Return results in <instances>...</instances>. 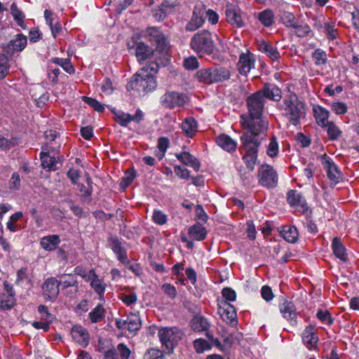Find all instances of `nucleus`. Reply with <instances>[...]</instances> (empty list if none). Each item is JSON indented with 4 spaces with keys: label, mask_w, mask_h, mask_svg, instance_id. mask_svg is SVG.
Returning a JSON list of instances; mask_svg holds the SVG:
<instances>
[{
    "label": "nucleus",
    "mask_w": 359,
    "mask_h": 359,
    "mask_svg": "<svg viewBox=\"0 0 359 359\" xmlns=\"http://www.w3.org/2000/svg\"><path fill=\"white\" fill-rule=\"evenodd\" d=\"M249 116H241V125L246 130L257 135H265L268 129V122L262 118L264 107V98L257 91L249 96L247 100Z\"/></svg>",
    "instance_id": "f257e3e1"
},
{
    "label": "nucleus",
    "mask_w": 359,
    "mask_h": 359,
    "mask_svg": "<svg viewBox=\"0 0 359 359\" xmlns=\"http://www.w3.org/2000/svg\"><path fill=\"white\" fill-rule=\"evenodd\" d=\"M159 66L156 62H151L135 74L126 88L128 90H136L139 94H147L154 90L157 86L154 75Z\"/></svg>",
    "instance_id": "f03ea898"
},
{
    "label": "nucleus",
    "mask_w": 359,
    "mask_h": 359,
    "mask_svg": "<svg viewBox=\"0 0 359 359\" xmlns=\"http://www.w3.org/2000/svg\"><path fill=\"white\" fill-rule=\"evenodd\" d=\"M265 135L245 132L241 137V147L245 151L243 160L250 171L255 169L257 161L258 148Z\"/></svg>",
    "instance_id": "7ed1b4c3"
},
{
    "label": "nucleus",
    "mask_w": 359,
    "mask_h": 359,
    "mask_svg": "<svg viewBox=\"0 0 359 359\" xmlns=\"http://www.w3.org/2000/svg\"><path fill=\"white\" fill-rule=\"evenodd\" d=\"M279 108L285 112V116L294 126L299 123L305 114L304 104L299 100L295 94L286 96Z\"/></svg>",
    "instance_id": "20e7f679"
},
{
    "label": "nucleus",
    "mask_w": 359,
    "mask_h": 359,
    "mask_svg": "<svg viewBox=\"0 0 359 359\" xmlns=\"http://www.w3.org/2000/svg\"><path fill=\"white\" fill-rule=\"evenodd\" d=\"M191 48L199 56L211 55L215 50L212 34L203 29L195 34L190 40Z\"/></svg>",
    "instance_id": "39448f33"
},
{
    "label": "nucleus",
    "mask_w": 359,
    "mask_h": 359,
    "mask_svg": "<svg viewBox=\"0 0 359 359\" xmlns=\"http://www.w3.org/2000/svg\"><path fill=\"white\" fill-rule=\"evenodd\" d=\"M230 72L224 67H210L201 69L196 72V79L205 84L222 82L230 78Z\"/></svg>",
    "instance_id": "423d86ee"
},
{
    "label": "nucleus",
    "mask_w": 359,
    "mask_h": 359,
    "mask_svg": "<svg viewBox=\"0 0 359 359\" xmlns=\"http://www.w3.org/2000/svg\"><path fill=\"white\" fill-rule=\"evenodd\" d=\"M158 336L162 345L170 351L181 339L182 333L176 327H162L158 330Z\"/></svg>",
    "instance_id": "0eeeda50"
},
{
    "label": "nucleus",
    "mask_w": 359,
    "mask_h": 359,
    "mask_svg": "<svg viewBox=\"0 0 359 359\" xmlns=\"http://www.w3.org/2000/svg\"><path fill=\"white\" fill-rule=\"evenodd\" d=\"M259 183L266 188H274L278 184V177L276 171L269 165H262L258 170Z\"/></svg>",
    "instance_id": "6e6552de"
},
{
    "label": "nucleus",
    "mask_w": 359,
    "mask_h": 359,
    "mask_svg": "<svg viewBox=\"0 0 359 359\" xmlns=\"http://www.w3.org/2000/svg\"><path fill=\"white\" fill-rule=\"evenodd\" d=\"M205 11V5L203 2L195 4L191 19L187 23L185 29L188 32H194L203 26L205 22L203 15Z\"/></svg>",
    "instance_id": "1a4fd4ad"
},
{
    "label": "nucleus",
    "mask_w": 359,
    "mask_h": 359,
    "mask_svg": "<svg viewBox=\"0 0 359 359\" xmlns=\"http://www.w3.org/2000/svg\"><path fill=\"white\" fill-rule=\"evenodd\" d=\"M188 100V97L184 93L175 91H168L161 97V104L168 109L182 107Z\"/></svg>",
    "instance_id": "9d476101"
},
{
    "label": "nucleus",
    "mask_w": 359,
    "mask_h": 359,
    "mask_svg": "<svg viewBox=\"0 0 359 359\" xmlns=\"http://www.w3.org/2000/svg\"><path fill=\"white\" fill-rule=\"evenodd\" d=\"M144 36L148 41L156 46L157 50L165 51L167 50L168 40L159 29L154 27L149 28L145 31Z\"/></svg>",
    "instance_id": "9b49d317"
},
{
    "label": "nucleus",
    "mask_w": 359,
    "mask_h": 359,
    "mask_svg": "<svg viewBox=\"0 0 359 359\" xmlns=\"http://www.w3.org/2000/svg\"><path fill=\"white\" fill-rule=\"evenodd\" d=\"M242 14V11L238 6L230 3L226 4L225 11L226 21L232 26L238 28L244 27L245 21Z\"/></svg>",
    "instance_id": "f8f14e48"
},
{
    "label": "nucleus",
    "mask_w": 359,
    "mask_h": 359,
    "mask_svg": "<svg viewBox=\"0 0 359 359\" xmlns=\"http://www.w3.org/2000/svg\"><path fill=\"white\" fill-rule=\"evenodd\" d=\"M218 313L226 323L235 326L238 323L237 314L233 306L225 300L218 302Z\"/></svg>",
    "instance_id": "ddd939ff"
},
{
    "label": "nucleus",
    "mask_w": 359,
    "mask_h": 359,
    "mask_svg": "<svg viewBox=\"0 0 359 359\" xmlns=\"http://www.w3.org/2000/svg\"><path fill=\"white\" fill-rule=\"evenodd\" d=\"M255 63L256 57L253 53L249 50L241 53L237 63L238 71L241 75L247 76L250 71L255 69Z\"/></svg>",
    "instance_id": "4468645a"
},
{
    "label": "nucleus",
    "mask_w": 359,
    "mask_h": 359,
    "mask_svg": "<svg viewBox=\"0 0 359 359\" xmlns=\"http://www.w3.org/2000/svg\"><path fill=\"white\" fill-rule=\"evenodd\" d=\"M320 158L321 163L323 166V168L325 170L330 180L334 184L338 183L341 180L342 177L337 166L332 161V158L326 154L321 156Z\"/></svg>",
    "instance_id": "2eb2a0df"
},
{
    "label": "nucleus",
    "mask_w": 359,
    "mask_h": 359,
    "mask_svg": "<svg viewBox=\"0 0 359 359\" xmlns=\"http://www.w3.org/2000/svg\"><path fill=\"white\" fill-rule=\"evenodd\" d=\"M27 43V36L18 34H16L7 44H4L2 48L8 55L13 54L14 52H20L26 47Z\"/></svg>",
    "instance_id": "dca6fc26"
},
{
    "label": "nucleus",
    "mask_w": 359,
    "mask_h": 359,
    "mask_svg": "<svg viewBox=\"0 0 359 359\" xmlns=\"http://www.w3.org/2000/svg\"><path fill=\"white\" fill-rule=\"evenodd\" d=\"M278 307L283 318L287 319L292 324L297 322L296 308L293 302L283 299L280 300Z\"/></svg>",
    "instance_id": "f3484780"
},
{
    "label": "nucleus",
    "mask_w": 359,
    "mask_h": 359,
    "mask_svg": "<svg viewBox=\"0 0 359 359\" xmlns=\"http://www.w3.org/2000/svg\"><path fill=\"white\" fill-rule=\"evenodd\" d=\"M59 282L56 278H48L42 287L43 294L45 298L50 301L55 299L59 294Z\"/></svg>",
    "instance_id": "a211bd4d"
},
{
    "label": "nucleus",
    "mask_w": 359,
    "mask_h": 359,
    "mask_svg": "<svg viewBox=\"0 0 359 359\" xmlns=\"http://www.w3.org/2000/svg\"><path fill=\"white\" fill-rule=\"evenodd\" d=\"M72 339L83 347L89 344V334L86 328L81 325H75L71 330Z\"/></svg>",
    "instance_id": "6ab92c4d"
},
{
    "label": "nucleus",
    "mask_w": 359,
    "mask_h": 359,
    "mask_svg": "<svg viewBox=\"0 0 359 359\" xmlns=\"http://www.w3.org/2000/svg\"><path fill=\"white\" fill-rule=\"evenodd\" d=\"M258 50L265 54L273 62H279L281 57L278 48L272 43L265 41L259 43Z\"/></svg>",
    "instance_id": "aec40b11"
},
{
    "label": "nucleus",
    "mask_w": 359,
    "mask_h": 359,
    "mask_svg": "<svg viewBox=\"0 0 359 359\" xmlns=\"http://www.w3.org/2000/svg\"><path fill=\"white\" fill-rule=\"evenodd\" d=\"M135 54L139 62H142L153 55L154 51L144 42L137 41L134 45Z\"/></svg>",
    "instance_id": "412c9836"
},
{
    "label": "nucleus",
    "mask_w": 359,
    "mask_h": 359,
    "mask_svg": "<svg viewBox=\"0 0 359 359\" xmlns=\"http://www.w3.org/2000/svg\"><path fill=\"white\" fill-rule=\"evenodd\" d=\"M262 93V97L278 102L282 98V91L274 84L266 83L264 88L259 91Z\"/></svg>",
    "instance_id": "4be33fe9"
},
{
    "label": "nucleus",
    "mask_w": 359,
    "mask_h": 359,
    "mask_svg": "<svg viewBox=\"0 0 359 359\" xmlns=\"http://www.w3.org/2000/svg\"><path fill=\"white\" fill-rule=\"evenodd\" d=\"M110 247L119 262L126 265L129 264L126 250L122 246L121 243L118 239L111 238Z\"/></svg>",
    "instance_id": "5701e85b"
},
{
    "label": "nucleus",
    "mask_w": 359,
    "mask_h": 359,
    "mask_svg": "<svg viewBox=\"0 0 359 359\" xmlns=\"http://www.w3.org/2000/svg\"><path fill=\"white\" fill-rule=\"evenodd\" d=\"M302 340L306 346L311 350L316 346L318 338L312 325L307 326L302 333Z\"/></svg>",
    "instance_id": "b1692460"
},
{
    "label": "nucleus",
    "mask_w": 359,
    "mask_h": 359,
    "mask_svg": "<svg viewBox=\"0 0 359 359\" xmlns=\"http://www.w3.org/2000/svg\"><path fill=\"white\" fill-rule=\"evenodd\" d=\"M88 280L90 281V286L99 295L100 299L103 298L106 288V284L104 281L98 278L93 270L89 271Z\"/></svg>",
    "instance_id": "393cba45"
},
{
    "label": "nucleus",
    "mask_w": 359,
    "mask_h": 359,
    "mask_svg": "<svg viewBox=\"0 0 359 359\" xmlns=\"http://www.w3.org/2000/svg\"><path fill=\"white\" fill-rule=\"evenodd\" d=\"M313 111L317 124L320 127H325L330 122L328 121L330 111L320 105L313 106Z\"/></svg>",
    "instance_id": "a878e982"
},
{
    "label": "nucleus",
    "mask_w": 359,
    "mask_h": 359,
    "mask_svg": "<svg viewBox=\"0 0 359 359\" xmlns=\"http://www.w3.org/2000/svg\"><path fill=\"white\" fill-rule=\"evenodd\" d=\"M176 158L183 164L191 167L195 171H198L201 164L197 158L187 151L175 154Z\"/></svg>",
    "instance_id": "bb28decb"
},
{
    "label": "nucleus",
    "mask_w": 359,
    "mask_h": 359,
    "mask_svg": "<svg viewBox=\"0 0 359 359\" xmlns=\"http://www.w3.org/2000/svg\"><path fill=\"white\" fill-rule=\"evenodd\" d=\"M332 249L334 256L339 258L341 261L346 262L348 260L346 249L339 238L334 237L333 238Z\"/></svg>",
    "instance_id": "cd10ccee"
},
{
    "label": "nucleus",
    "mask_w": 359,
    "mask_h": 359,
    "mask_svg": "<svg viewBox=\"0 0 359 359\" xmlns=\"http://www.w3.org/2000/svg\"><path fill=\"white\" fill-rule=\"evenodd\" d=\"M287 202L291 205L300 207L302 211L307 210V204L304 198L296 190H290L288 191Z\"/></svg>",
    "instance_id": "c85d7f7f"
},
{
    "label": "nucleus",
    "mask_w": 359,
    "mask_h": 359,
    "mask_svg": "<svg viewBox=\"0 0 359 359\" xmlns=\"http://www.w3.org/2000/svg\"><path fill=\"white\" fill-rule=\"evenodd\" d=\"M60 243V238L58 235H48L43 237L40 241V245L47 251L55 250Z\"/></svg>",
    "instance_id": "c756f323"
},
{
    "label": "nucleus",
    "mask_w": 359,
    "mask_h": 359,
    "mask_svg": "<svg viewBox=\"0 0 359 359\" xmlns=\"http://www.w3.org/2000/svg\"><path fill=\"white\" fill-rule=\"evenodd\" d=\"M216 142L219 147L229 152L234 151L237 147V143L229 135L224 134L220 135L217 138Z\"/></svg>",
    "instance_id": "7c9ffc66"
},
{
    "label": "nucleus",
    "mask_w": 359,
    "mask_h": 359,
    "mask_svg": "<svg viewBox=\"0 0 359 359\" xmlns=\"http://www.w3.org/2000/svg\"><path fill=\"white\" fill-rule=\"evenodd\" d=\"M181 128L187 137H192L197 132V121L193 117H187L182 123Z\"/></svg>",
    "instance_id": "2f4dec72"
},
{
    "label": "nucleus",
    "mask_w": 359,
    "mask_h": 359,
    "mask_svg": "<svg viewBox=\"0 0 359 359\" xmlns=\"http://www.w3.org/2000/svg\"><path fill=\"white\" fill-rule=\"evenodd\" d=\"M283 238L288 243H294L299 238V233L294 226H284L280 231Z\"/></svg>",
    "instance_id": "473e14b6"
},
{
    "label": "nucleus",
    "mask_w": 359,
    "mask_h": 359,
    "mask_svg": "<svg viewBox=\"0 0 359 359\" xmlns=\"http://www.w3.org/2000/svg\"><path fill=\"white\" fill-rule=\"evenodd\" d=\"M191 327L198 332L207 331L209 328L210 324L206 318L201 316H196L191 320Z\"/></svg>",
    "instance_id": "72a5a7b5"
},
{
    "label": "nucleus",
    "mask_w": 359,
    "mask_h": 359,
    "mask_svg": "<svg viewBox=\"0 0 359 359\" xmlns=\"http://www.w3.org/2000/svg\"><path fill=\"white\" fill-rule=\"evenodd\" d=\"M188 233L194 240L203 241L206 238L207 231L201 224H196L189 227Z\"/></svg>",
    "instance_id": "f704fd0d"
},
{
    "label": "nucleus",
    "mask_w": 359,
    "mask_h": 359,
    "mask_svg": "<svg viewBox=\"0 0 359 359\" xmlns=\"http://www.w3.org/2000/svg\"><path fill=\"white\" fill-rule=\"evenodd\" d=\"M41 160V166L43 169L48 170H57V161L55 157L50 156L47 152H41L40 154Z\"/></svg>",
    "instance_id": "c9c22d12"
},
{
    "label": "nucleus",
    "mask_w": 359,
    "mask_h": 359,
    "mask_svg": "<svg viewBox=\"0 0 359 359\" xmlns=\"http://www.w3.org/2000/svg\"><path fill=\"white\" fill-rule=\"evenodd\" d=\"M127 330L130 332H135L141 327V320L138 315L130 313L126 320Z\"/></svg>",
    "instance_id": "e433bc0d"
},
{
    "label": "nucleus",
    "mask_w": 359,
    "mask_h": 359,
    "mask_svg": "<svg viewBox=\"0 0 359 359\" xmlns=\"http://www.w3.org/2000/svg\"><path fill=\"white\" fill-rule=\"evenodd\" d=\"M258 20L265 27H269L274 22V15L271 10L266 9L258 14Z\"/></svg>",
    "instance_id": "4c0bfd02"
},
{
    "label": "nucleus",
    "mask_w": 359,
    "mask_h": 359,
    "mask_svg": "<svg viewBox=\"0 0 359 359\" xmlns=\"http://www.w3.org/2000/svg\"><path fill=\"white\" fill-rule=\"evenodd\" d=\"M50 62L62 67L68 74H72L75 72V69L69 59L54 57L50 60Z\"/></svg>",
    "instance_id": "58836bf2"
},
{
    "label": "nucleus",
    "mask_w": 359,
    "mask_h": 359,
    "mask_svg": "<svg viewBox=\"0 0 359 359\" xmlns=\"http://www.w3.org/2000/svg\"><path fill=\"white\" fill-rule=\"evenodd\" d=\"M15 303V298L11 294H0V308L7 310L12 308Z\"/></svg>",
    "instance_id": "ea45409f"
},
{
    "label": "nucleus",
    "mask_w": 359,
    "mask_h": 359,
    "mask_svg": "<svg viewBox=\"0 0 359 359\" xmlns=\"http://www.w3.org/2000/svg\"><path fill=\"white\" fill-rule=\"evenodd\" d=\"M105 316V310L104 307L99 304L89 313V318L93 323L100 322Z\"/></svg>",
    "instance_id": "a19ab883"
},
{
    "label": "nucleus",
    "mask_w": 359,
    "mask_h": 359,
    "mask_svg": "<svg viewBox=\"0 0 359 359\" xmlns=\"http://www.w3.org/2000/svg\"><path fill=\"white\" fill-rule=\"evenodd\" d=\"M323 128L326 129L328 137L330 140H335L338 139L341 135V131L340 129L332 121L327 123V125Z\"/></svg>",
    "instance_id": "79ce46f5"
},
{
    "label": "nucleus",
    "mask_w": 359,
    "mask_h": 359,
    "mask_svg": "<svg viewBox=\"0 0 359 359\" xmlns=\"http://www.w3.org/2000/svg\"><path fill=\"white\" fill-rule=\"evenodd\" d=\"M60 285L62 286V289H65L69 287H75V291L77 290L78 283L75 276L72 275H65L61 277L59 282Z\"/></svg>",
    "instance_id": "37998d69"
},
{
    "label": "nucleus",
    "mask_w": 359,
    "mask_h": 359,
    "mask_svg": "<svg viewBox=\"0 0 359 359\" xmlns=\"http://www.w3.org/2000/svg\"><path fill=\"white\" fill-rule=\"evenodd\" d=\"M311 56L312 58L314 60L315 65L317 66L325 65L327 62V54L322 49H316L312 53Z\"/></svg>",
    "instance_id": "c03bdc74"
},
{
    "label": "nucleus",
    "mask_w": 359,
    "mask_h": 359,
    "mask_svg": "<svg viewBox=\"0 0 359 359\" xmlns=\"http://www.w3.org/2000/svg\"><path fill=\"white\" fill-rule=\"evenodd\" d=\"M11 14L14 18V20L16 21L17 24L22 27L24 23V19H25V15L22 13V11H20L15 3H13L11 6Z\"/></svg>",
    "instance_id": "a18cd8bd"
},
{
    "label": "nucleus",
    "mask_w": 359,
    "mask_h": 359,
    "mask_svg": "<svg viewBox=\"0 0 359 359\" xmlns=\"http://www.w3.org/2000/svg\"><path fill=\"white\" fill-rule=\"evenodd\" d=\"M279 152V147L277 142V139L275 137H272L270 139V142L266 149V154L269 156L273 158L278 155Z\"/></svg>",
    "instance_id": "49530a36"
},
{
    "label": "nucleus",
    "mask_w": 359,
    "mask_h": 359,
    "mask_svg": "<svg viewBox=\"0 0 359 359\" xmlns=\"http://www.w3.org/2000/svg\"><path fill=\"white\" fill-rule=\"evenodd\" d=\"M9 64L7 57L0 54V79H4L9 73Z\"/></svg>",
    "instance_id": "de8ad7c7"
},
{
    "label": "nucleus",
    "mask_w": 359,
    "mask_h": 359,
    "mask_svg": "<svg viewBox=\"0 0 359 359\" xmlns=\"http://www.w3.org/2000/svg\"><path fill=\"white\" fill-rule=\"evenodd\" d=\"M316 316L322 323L328 325H331L334 323V318L331 316V313L327 310H318Z\"/></svg>",
    "instance_id": "09e8293b"
},
{
    "label": "nucleus",
    "mask_w": 359,
    "mask_h": 359,
    "mask_svg": "<svg viewBox=\"0 0 359 359\" xmlns=\"http://www.w3.org/2000/svg\"><path fill=\"white\" fill-rule=\"evenodd\" d=\"M169 147V140L167 137H161L158 140V149L160 153L156 154L158 159L161 160L164 156L167 149Z\"/></svg>",
    "instance_id": "8fccbe9b"
},
{
    "label": "nucleus",
    "mask_w": 359,
    "mask_h": 359,
    "mask_svg": "<svg viewBox=\"0 0 359 359\" xmlns=\"http://www.w3.org/2000/svg\"><path fill=\"white\" fill-rule=\"evenodd\" d=\"M283 24L287 27H294L297 26V20L294 15L289 12L283 13L281 17Z\"/></svg>",
    "instance_id": "3c124183"
},
{
    "label": "nucleus",
    "mask_w": 359,
    "mask_h": 359,
    "mask_svg": "<svg viewBox=\"0 0 359 359\" xmlns=\"http://www.w3.org/2000/svg\"><path fill=\"white\" fill-rule=\"evenodd\" d=\"M331 109L337 115L345 114L347 112L348 107L344 102H334L330 105Z\"/></svg>",
    "instance_id": "603ef678"
},
{
    "label": "nucleus",
    "mask_w": 359,
    "mask_h": 359,
    "mask_svg": "<svg viewBox=\"0 0 359 359\" xmlns=\"http://www.w3.org/2000/svg\"><path fill=\"white\" fill-rule=\"evenodd\" d=\"M194 345L196 352L199 353L211 348L210 344L203 339H196Z\"/></svg>",
    "instance_id": "864d4df0"
},
{
    "label": "nucleus",
    "mask_w": 359,
    "mask_h": 359,
    "mask_svg": "<svg viewBox=\"0 0 359 359\" xmlns=\"http://www.w3.org/2000/svg\"><path fill=\"white\" fill-rule=\"evenodd\" d=\"M135 177V171L133 170H128L126 173H125V176L122 178L121 180V187L125 189L126 188H127L130 184H131V183L133 182V181L134 180Z\"/></svg>",
    "instance_id": "5fc2aeb1"
},
{
    "label": "nucleus",
    "mask_w": 359,
    "mask_h": 359,
    "mask_svg": "<svg viewBox=\"0 0 359 359\" xmlns=\"http://www.w3.org/2000/svg\"><path fill=\"white\" fill-rule=\"evenodd\" d=\"M119 298L127 306L135 304L137 301V296L135 292L130 294L122 293L120 294Z\"/></svg>",
    "instance_id": "6e6d98bb"
},
{
    "label": "nucleus",
    "mask_w": 359,
    "mask_h": 359,
    "mask_svg": "<svg viewBox=\"0 0 359 359\" xmlns=\"http://www.w3.org/2000/svg\"><path fill=\"white\" fill-rule=\"evenodd\" d=\"M184 67L188 70H195L198 68L199 63L195 56H190L184 60Z\"/></svg>",
    "instance_id": "4d7b16f0"
},
{
    "label": "nucleus",
    "mask_w": 359,
    "mask_h": 359,
    "mask_svg": "<svg viewBox=\"0 0 359 359\" xmlns=\"http://www.w3.org/2000/svg\"><path fill=\"white\" fill-rule=\"evenodd\" d=\"M83 100L98 112H103L104 106L97 100L89 97H83Z\"/></svg>",
    "instance_id": "13d9d810"
},
{
    "label": "nucleus",
    "mask_w": 359,
    "mask_h": 359,
    "mask_svg": "<svg viewBox=\"0 0 359 359\" xmlns=\"http://www.w3.org/2000/svg\"><path fill=\"white\" fill-rule=\"evenodd\" d=\"M152 219L154 223L158 225H163L167 222V215L159 210H155L153 212Z\"/></svg>",
    "instance_id": "bf43d9fd"
},
{
    "label": "nucleus",
    "mask_w": 359,
    "mask_h": 359,
    "mask_svg": "<svg viewBox=\"0 0 359 359\" xmlns=\"http://www.w3.org/2000/svg\"><path fill=\"white\" fill-rule=\"evenodd\" d=\"M143 359H164V356L160 350L150 348L144 353Z\"/></svg>",
    "instance_id": "052dcab7"
},
{
    "label": "nucleus",
    "mask_w": 359,
    "mask_h": 359,
    "mask_svg": "<svg viewBox=\"0 0 359 359\" xmlns=\"http://www.w3.org/2000/svg\"><path fill=\"white\" fill-rule=\"evenodd\" d=\"M86 180H87L88 185L86 186L82 184H79V190L80 193L82 194L83 196H84L86 197H88L92 194V191H93V189H92V186H91L92 181H91L90 177L88 176V175H87Z\"/></svg>",
    "instance_id": "680f3d73"
},
{
    "label": "nucleus",
    "mask_w": 359,
    "mask_h": 359,
    "mask_svg": "<svg viewBox=\"0 0 359 359\" xmlns=\"http://www.w3.org/2000/svg\"><path fill=\"white\" fill-rule=\"evenodd\" d=\"M22 217V212H17L15 214L12 215L7 222V228L11 231H16V224L15 222L20 219Z\"/></svg>",
    "instance_id": "e2e57ef3"
},
{
    "label": "nucleus",
    "mask_w": 359,
    "mask_h": 359,
    "mask_svg": "<svg viewBox=\"0 0 359 359\" xmlns=\"http://www.w3.org/2000/svg\"><path fill=\"white\" fill-rule=\"evenodd\" d=\"M293 28L294 29V33L299 37H305L311 32V28L307 25H299L297 22V26Z\"/></svg>",
    "instance_id": "0e129e2a"
},
{
    "label": "nucleus",
    "mask_w": 359,
    "mask_h": 359,
    "mask_svg": "<svg viewBox=\"0 0 359 359\" xmlns=\"http://www.w3.org/2000/svg\"><path fill=\"white\" fill-rule=\"evenodd\" d=\"M325 30L327 35V37L334 40L337 36V29H335V25L334 22H326L325 23Z\"/></svg>",
    "instance_id": "69168bd1"
},
{
    "label": "nucleus",
    "mask_w": 359,
    "mask_h": 359,
    "mask_svg": "<svg viewBox=\"0 0 359 359\" xmlns=\"http://www.w3.org/2000/svg\"><path fill=\"white\" fill-rule=\"evenodd\" d=\"M129 114L124 113L123 111H118L115 113V120L121 126L126 127L128 125Z\"/></svg>",
    "instance_id": "338daca9"
},
{
    "label": "nucleus",
    "mask_w": 359,
    "mask_h": 359,
    "mask_svg": "<svg viewBox=\"0 0 359 359\" xmlns=\"http://www.w3.org/2000/svg\"><path fill=\"white\" fill-rule=\"evenodd\" d=\"M208 21L212 25H216L219 21V15L212 9H206L205 13Z\"/></svg>",
    "instance_id": "774afa93"
}]
</instances>
